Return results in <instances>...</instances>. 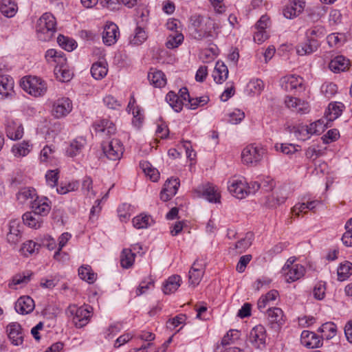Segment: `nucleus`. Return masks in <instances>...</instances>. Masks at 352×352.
<instances>
[{"instance_id":"32","label":"nucleus","mask_w":352,"mask_h":352,"mask_svg":"<svg viewBox=\"0 0 352 352\" xmlns=\"http://www.w3.org/2000/svg\"><path fill=\"white\" fill-rule=\"evenodd\" d=\"M0 11L5 16L12 17L17 11V6L12 0H1Z\"/></svg>"},{"instance_id":"55","label":"nucleus","mask_w":352,"mask_h":352,"mask_svg":"<svg viewBox=\"0 0 352 352\" xmlns=\"http://www.w3.org/2000/svg\"><path fill=\"white\" fill-rule=\"evenodd\" d=\"M206 21V18H204V16L199 15V14H194L192 15L190 19V24L192 28H193V32H196L197 30H199L201 27H203V24L205 23Z\"/></svg>"},{"instance_id":"57","label":"nucleus","mask_w":352,"mask_h":352,"mask_svg":"<svg viewBox=\"0 0 352 352\" xmlns=\"http://www.w3.org/2000/svg\"><path fill=\"white\" fill-rule=\"evenodd\" d=\"M45 179L49 186L55 187L58 180V170L57 169L48 170L45 175Z\"/></svg>"},{"instance_id":"44","label":"nucleus","mask_w":352,"mask_h":352,"mask_svg":"<svg viewBox=\"0 0 352 352\" xmlns=\"http://www.w3.org/2000/svg\"><path fill=\"white\" fill-rule=\"evenodd\" d=\"M319 331L322 333V336L329 340L336 336L337 327L333 322H326L319 328Z\"/></svg>"},{"instance_id":"39","label":"nucleus","mask_w":352,"mask_h":352,"mask_svg":"<svg viewBox=\"0 0 352 352\" xmlns=\"http://www.w3.org/2000/svg\"><path fill=\"white\" fill-rule=\"evenodd\" d=\"M78 276L89 283H93L96 279V274L89 265L81 266L78 269Z\"/></svg>"},{"instance_id":"24","label":"nucleus","mask_w":352,"mask_h":352,"mask_svg":"<svg viewBox=\"0 0 352 352\" xmlns=\"http://www.w3.org/2000/svg\"><path fill=\"white\" fill-rule=\"evenodd\" d=\"M86 144V140L83 138H78L71 142L66 150L67 156L74 157L82 152Z\"/></svg>"},{"instance_id":"35","label":"nucleus","mask_w":352,"mask_h":352,"mask_svg":"<svg viewBox=\"0 0 352 352\" xmlns=\"http://www.w3.org/2000/svg\"><path fill=\"white\" fill-rule=\"evenodd\" d=\"M289 131L295 135V136L301 140H305L310 137L308 125L299 124L288 127Z\"/></svg>"},{"instance_id":"21","label":"nucleus","mask_w":352,"mask_h":352,"mask_svg":"<svg viewBox=\"0 0 352 352\" xmlns=\"http://www.w3.org/2000/svg\"><path fill=\"white\" fill-rule=\"evenodd\" d=\"M96 131L104 133L110 136L116 133V128L115 124L108 120H101L94 124Z\"/></svg>"},{"instance_id":"60","label":"nucleus","mask_w":352,"mask_h":352,"mask_svg":"<svg viewBox=\"0 0 352 352\" xmlns=\"http://www.w3.org/2000/svg\"><path fill=\"white\" fill-rule=\"evenodd\" d=\"M208 100H209V98L207 96H203V97L195 98H190L188 101V105H189L188 108L192 109H195L199 106H202V105L207 104Z\"/></svg>"},{"instance_id":"45","label":"nucleus","mask_w":352,"mask_h":352,"mask_svg":"<svg viewBox=\"0 0 352 352\" xmlns=\"http://www.w3.org/2000/svg\"><path fill=\"white\" fill-rule=\"evenodd\" d=\"M152 222L151 216L146 214H140L133 219V225L137 229H144L148 228Z\"/></svg>"},{"instance_id":"14","label":"nucleus","mask_w":352,"mask_h":352,"mask_svg":"<svg viewBox=\"0 0 352 352\" xmlns=\"http://www.w3.org/2000/svg\"><path fill=\"white\" fill-rule=\"evenodd\" d=\"M120 36L118 27L113 23L107 24L102 32L103 43L108 46L116 43Z\"/></svg>"},{"instance_id":"63","label":"nucleus","mask_w":352,"mask_h":352,"mask_svg":"<svg viewBox=\"0 0 352 352\" xmlns=\"http://www.w3.org/2000/svg\"><path fill=\"white\" fill-rule=\"evenodd\" d=\"M275 147L277 151H280L283 153L287 155L294 153L298 151L296 146L292 144H280V145L276 144Z\"/></svg>"},{"instance_id":"51","label":"nucleus","mask_w":352,"mask_h":352,"mask_svg":"<svg viewBox=\"0 0 352 352\" xmlns=\"http://www.w3.org/2000/svg\"><path fill=\"white\" fill-rule=\"evenodd\" d=\"M79 187V184L76 181L71 182L69 183H61L60 185L56 188L58 194L65 195L69 192L76 190Z\"/></svg>"},{"instance_id":"61","label":"nucleus","mask_w":352,"mask_h":352,"mask_svg":"<svg viewBox=\"0 0 352 352\" xmlns=\"http://www.w3.org/2000/svg\"><path fill=\"white\" fill-rule=\"evenodd\" d=\"M93 188V180L90 177L86 176L82 180V190L84 193H86L87 195H89V193L93 196H95L96 193L94 190H92Z\"/></svg>"},{"instance_id":"49","label":"nucleus","mask_w":352,"mask_h":352,"mask_svg":"<svg viewBox=\"0 0 352 352\" xmlns=\"http://www.w3.org/2000/svg\"><path fill=\"white\" fill-rule=\"evenodd\" d=\"M40 246L41 245L33 241H28L23 244L21 252L24 256H28L37 252Z\"/></svg>"},{"instance_id":"16","label":"nucleus","mask_w":352,"mask_h":352,"mask_svg":"<svg viewBox=\"0 0 352 352\" xmlns=\"http://www.w3.org/2000/svg\"><path fill=\"white\" fill-rule=\"evenodd\" d=\"M304 8V1L300 0H293L283 9V15L287 19H294L303 11Z\"/></svg>"},{"instance_id":"56","label":"nucleus","mask_w":352,"mask_h":352,"mask_svg":"<svg viewBox=\"0 0 352 352\" xmlns=\"http://www.w3.org/2000/svg\"><path fill=\"white\" fill-rule=\"evenodd\" d=\"M325 126L320 120H317L308 126L309 131L311 135H319L324 131Z\"/></svg>"},{"instance_id":"25","label":"nucleus","mask_w":352,"mask_h":352,"mask_svg":"<svg viewBox=\"0 0 352 352\" xmlns=\"http://www.w3.org/2000/svg\"><path fill=\"white\" fill-rule=\"evenodd\" d=\"M204 274V269L199 266L197 262H195L189 271L188 278L190 284L194 287L200 283Z\"/></svg>"},{"instance_id":"31","label":"nucleus","mask_w":352,"mask_h":352,"mask_svg":"<svg viewBox=\"0 0 352 352\" xmlns=\"http://www.w3.org/2000/svg\"><path fill=\"white\" fill-rule=\"evenodd\" d=\"M182 281L179 275H173L170 276L163 285V292L165 294H170L175 292L180 286Z\"/></svg>"},{"instance_id":"23","label":"nucleus","mask_w":352,"mask_h":352,"mask_svg":"<svg viewBox=\"0 0 352 352\" xmlns=\"http://www.w3.org/2000/svg\"><path fill=\"white\" fill-rule=\"evenodd\" d=\"M32 144L29 141H23L14 144L12 147V153L16 157H21L28 155L32 150Z\"/></svg>"},{"instance_id":"7","label":"nucleus","mask_w":352,"mask_h":352,"mask_svg":"<svg viewBox=\"0 0 352 352\" xmlns=\"http://www.w3.org/2000/svg\"><path fill=\"white\" fill-rule=\"evenodd\" d=\"M266 331L265 327L258 324L250 331L248 341L256 349H262L265 346Z\"/></svg>"},{"instance_id":"46","label":"nucleus","mask_w":352,"mask_h":352,"mask_svg":"<svg viewBox=\"0 0 352 352\" xmlns=\"http://www.w3.org/2000/svg\"><path fill=\"white\" fill-rule=\"evenodd\" d=\"M13 125H15L13 123ZM7 136L11 140H19L23 137V128L21 124L17 126L8 125L6 128Z\"/></svg>"},{"instance_id":"62","label":"nucleus","mask_w":352,"mask_h":352,"mask_svg":"<svg viewBox=\"0 0 352 352\" xmlns=\"http://www.w3.org/2000/svg\"><path fill=\"white\" fill-rule=\"evenodd\" d=\"M186 315L179 314L172 319H169L167 321V327L171 329H175L180 324H182L186 320Z\"/></svg>"},{"instance_id":"30","label":"nucleus","mask_w":352,"mask_h":352,"mask_svg":"<svg viewBox=\"0 0 352 352\" xmlns=\"http://www.w3.org/2000/svg\"><path fill=\"white\" fill-rule=\"evenodd\" d=\"M349 64V61L342 56H338L331 60L329 69L333 72H340L345 71Z\"/></svg>"},{"instance_id":"1","label":"nucleus","mask_w":352,"mask_h":352,"mask_svg":"<svg viewBox=\"0 0 352 352\" xmlns=\"http://www.w3.org/2000/svg\"><path fill=\"white\" fill-rule=\"evenodd\" d=\"M55 17L49 12L44 13L37 21L36 32L37 37L42 41H50L56 32Z\"/></svg>"},{"instance_id":"15","label":"nucleus","mask_w":352,"mask_h":352,"mask_svg":"<svg viewBox=\"0 0 352 352\" xmlns=\"http://www.w3.org/2000/svg\"><path fill=\"white\" fill-rule=\"evenodd\" d=\"M300 342L302 345L309 349L318 348L322 344L320 336L314 332L305 330L301 333Z\"/></svg>"},{"instance_id":"9","label":"nucleus","mask_w":352,"mask_h":352,"mask_svg":"<svg viewBox=\"0 0 352 352\" xmlns=\"http://www.w3.org/2000/svg\"><path fill=\"white\" fill-rule=\"evenodd\" d=\"M228 189L233 196L239 199L245 198L250 193V191H248L246 182L239 179L229 181Z\"/></svg>"},{"instance_id":"54","label":"nucleus","mask_w":352,"mask_h":352,"mask_svg":"<svg viewBox=\"0 0 352 352\" xmlns=\"http://www.w3.org/2000/svg\"><path fill=\"white\" fill-rule=\"evenodd\" d=\"M228 122L232 124H236L244 118L245 113L239 109H235L232 113H228Z\"/></svg>"},{"instance_id":"37","label":"nucleus","mask_w":352,"mask_h":352,"mask_svg":"<svg viewBox=\"0 0 352 352\" xmlns=\"http://www.w3.org/2000/svg\"><path fill=\"white\" fill-rule=\"evenodd\" d=\"M254 238V234L252 232H248L245 236L241 240L238 241L234 246L235 250H237L238 254H241L247 250L251 245Z\"/></svg>"},{"instance_id":"29","label":"nucleus","mask_w":352,"mask_h":352,"mask_svg":"<svg viewBox=\"0 0 352 352\" xmlns=\"http://www.w3.org/2000/svg\"><path fill=\"white\" fill-rule=\"evenodd\" d=\"M268 320L273 325L280 327L283 324V311L278 307L269 308L267 311Z\"/></svg>"},{"instance_id":"12","label":"nucleus","mask_w":352,"mask_h":352,"mask_svg":"<svg viewBox=\"0 0 352 352\" xmlns=\"http://www.w3.org/2000/svg\"><path fill=\"white\" fill-rule=\"evenodd\" d=\"M31 209L32 212L43 218L48 214L51 210V206L49 204L47 198H38L36 197L33 201L31 202Z\"/></svg>"},{"instance_id":"4","label":"nucleus","mask_w":352,"mask_h":352,"mask_svg":"<svg viewBox=\"0 0 352 352\" xmlns=\"http://www.w3.org/2000/svg\"><path fill=\"white\" fill-rule=\"evenodd\" d=\"M66 314L72 318L74 324L77 328H82L88 324L90 318V311L87 307H78L70 305L66 309Z\"/></svg>"},{"instance_id":"59","label":"nucleus","mask_w":352,"mask_h":352,"mask_svg":"<svg viewBox=\"0 0 352 352\" xmlns=\"http://www.w3.org/2000/svg\"><path fill=\"white\" fill-rule=\"evenodd\" d=\"M325 283H318L315 287H314L313 294L316 299L317 300H322L325 296Z\"/></svg>"},{"instance_id":"53","label":"nucleus","mask_w":352,"mask_h":352,"mask_svg":"<svg viewBox=\"0 0 352 352\" xmlns=\"http://www.w3.org/2000/svg\"><path fill=\"white\" fill-rule=\"evenodd\" d=\"M179 186V180L178 178H171L167 179L164 185L163 189L170 192V195H175L177 193Z\"/></svg>"},{"instance_id":"13","label":"nucleus","mask_w":352,"mask_h":352,"mask_svg":"<svg viewBox=\"0 0 352 352\" xmlns=\"http://www.w3.org/2000/svg\"><path fill=\"white\" fill-rule=\"evenodd\" d=\"M280 86L286 91L302 89L303 79L299 76L289 75L280 79Z\"/></svg>"},{"instance_id":"38","label":"nucleus","mask_w":352,"mask_h":352,"mask_svg":"<svg viewBox=\"0 0 352 352\" xmlns=\"http://www.w3.org/2000/svg\"><path fill=\"white\" fill-rule=\"evenodd\" d=\"M54 75L59 81L68 82L72 79L73 73L66 67L60 65L55 67Z\"/></svg>"},{"instance_id":"8","label":"nucleus","mask_w":352,"mask_h":352,"mask_svg":"<svg viewBox=\"0 0 352 352\" xmlns=\"http://www.w3.org/2000/svg\"><path fill=\"white\" fill-rule=\"evenodd\" d=\"M72 100L69 98H61L53 104L52 115L56 118H61L68 115L72 110Z\"/></svg>"},{"instance_id":"33","label":"nucleus","mask_w":352,"mask_h":352,"mask_svg":"<svg viewBox=\"0 0 352 352\" xmlns=\"http://www.w3.org/2000/svg\"><path fill=\"white\" fill-rule=\"evenodd\" d=\"M36 197V190L31 187L22 188L16 194L17 200L22 204L29 199H34Z\"/></svg>"},{"instance_id":"52","label":"nucleus","mask_w":352,"mask_h":352,"mask_svg":"<svg viewBox=\"0 0 352 352\" xmlns=\"http://www.w3.org/2000/svg\"><path fill=\"white\" fill-rule=\"evenodd\" d=\"M240 337V332L236 329H230L221 340V344L227 346L234 342Z\"/></svg>"},{"instance_id":"28","label":"nucleus","mask_w":352,"mask_h":352,"mask_svg":"<svg viewBox=\"0 0 352 352\" xmlns=\"http://www.w3.org/2000/svg\"><path fill=\"white\" fill-rule=\"evenodd\" d=\"M148 79L151 84L155 87H162L166 83L164 74L159 70L151 69L148 74Z\"/></svg>"},{"instance_id":"20","label":"nucleus","mask_w":352,"mask_h":352,"mask_svg":"<svg viewBox=\"0 0 352 352\" xmlns=\"http://www.w3.org/2000/svg\"><path fill=\"white\" fill-rule=\"evenodd\" d=\"M14 80L8 76H0V98L10 96L13 91Z\"/></svg>"},{"instance_id":"2","label":"nucleus","mask_w":352,"mask_h":352,"mask_svg":"<svg viewBox=\"0 0 352 352\" xmlns=\"http://www.w3.org/2000/svg\"><path fill=\"white\" fill-rule=\"evenodd\" d=\"M219 29V25L214 19L208 17L199 30L192 32V36L197 41L206 39L208 42L211 43L214 39L217 38Z\"/></svg>"},{"instance_id":"5","label":"nucleus","mask_w":352,"mask_h":352,"mask_svg":"<svg viewBox=\"0 0 352 352\" xmlns=\"http://www.w3.org/2000/svg\"><path fill=\"white\" fill-rule=\"evenodd\" d=\"M265 149L255 144H249L241 153L242 161L245 164L256 166L263 159Z\"/></svg>"},{"instance_id":"64","label":"nucleus","mask_w":352,"mask_h":352,"mask_svg":"<svg viewBox=\"0 0 352 352\" xmlns=\"http://www.w3.org/2000/svg\"><path fill=\"white\" fill-rule=\"evenodd\" d=\"M248 87L251 91L260 93L264 88V83L261 79H253L250 81Z\"/></svg>"},{"instance_id":"43","label":"nucleus","mask_w":352,"mask_h":352,"mask_svg":"<svg viewBox=\"0 0 352 352\" xmlns=\"http://www.w3.org/2000/svg\"><path fill=\"white\" fill-rule=\"evenodd\" d=\"M135 254L131 250L124 249L122 252L120 264L124 268H129L133 264Z\"/></svg>"},{"instance_id":"40","label":"nucleus","mask_w":352,"mask_h":352,"mask_svg":"<svg viewBox=\"0 0 352 352\" xmlns=\"http://www.w3.org/2000/svg\"><path fill=\"white\" fill-rule=\"evenodd\" d=\"M184 41V36L179 31H176L170 34L166 43V46L168 49L177 47Z\"/></svg>"},{"instance_id":"48","label":"nucleus","mask_w":352,"mask_h":352,"mask_svg":"<svg viewBox=\"0 0 352 352\" xmlns=\"http://www.w3.org/2000/svg\"><path fill=\"white\" fill-rule=\"evenodd\" d=\"M146 38L147 36L144 29L138 27L135 30L133 38H130V44L132 45H139L146 41Z\"/></svg>"},{"instance_id":"6","label":"nucleus","mask_w":352,"mask_h":352,"mask_svg":"<svg viewBox=\"0 0 352 352\" xmlns=\"http://www.w3.org/2000/svg\"><path fill=\"white\" fill-rule=\"evenodd\" d=\"M104 155L111 160L120 159L123 153V146L118 139H112L109 142H103L102 144Z\"/></svg>"},{"instance_id":"50","label":"nucleus","mask_w":352,"mask_h":352,"mask_svg":"<svg viewBox=\"0 0 352 352\" xmlns=\"http://www.w3.org/2000/svg\"><path fill=\"white\" fill-rule=\"evenodd\" d=\"M32 273L17 274L12 277V282L9 284L10 287L16 285H26L31 278Z\"/></svg>"},{"instance_id":"34","label":"nucleus","mask_w":352,"mask_h":352,"mask_svg":"<svg viewBox=\"0 0 352 352\" xmlns=\"http://www.w3.org/2000/svg\"><path fill=\"white\" fill-rule=\"evenodd\" d=\"M107 64L104 62L94 63L91 68V74L93 78L96 80L103 78L107 74Z\"/></svg>"},{"instance_id":"3","label":"nucleus","mask_w":352,"mask_h":352,"mask_svg":"<svg viewBox=\"0 0 352 352\" xmlns=\"http://www.w3.org/2000/svg\"><path fill=\"white\" fill-rule=\"evenodd\" d=\"M21 87L35 97L43 96L47 89L46 82L36 76L23 77L21 81Z\"/></svg>"},{"instance_id":"36","label":"nucleus","mask_w":352,"mask_h":352,"mask_svg":"<svg viewBox=\"0 0 352 352\" xmlns=\"http://www.w3.org/2000/svg\"><path fill=\"white\" fill-rule=\"evenodd\" d=\"M344 104L342 103H330L328 107V113L327 114V118L329 121H333L338 118L342 112Z\"/></svg>"},{"instance_id":"41","label":"nucleus","mask_w":352,"mask_h":352,"mask_svg":"<svg viewBox=\"0 0 352 352\" xmlns=\"http://www.w3.org/2000/svg\"><path fill=\"white\" fill-rule=\"evenodd\" d=\"M21 238V232L19 229L18 223L16 221H12L10 223V231L7 234V240L9 243L15 244L19 242Z\"/></svg>"},{"instance_id":"19","label":"nucleus","mask_w":352,"mask_h":352,"mask_svg":"<svg viewBox=\"0 0 352 352\" xmlns=\"http://www.w3.org/2000/svg\"><path fill=\"white\" fill-rule=\"evenodd\" d=\"M285 275L286 281L287 283H292L301 278L305 273V268L303 265L296 264L292 266L286 272H284Z\"/></svg>"},{"instance_id":"27","label":"nucleus","mask_w":352,"mask_h":352,"mask_svg":"<svg viewBox=\"0 0 352 352\" xmlns=\"http://www.w3.org/2000/svg\"><path fill=\"white\" fill-rule=\"evenodd\" d=\"M22 219L25 225L34 229L41 228L43 223V218L41 216L36 215L31 211L24 213Z\"/></svg>"},{"instance_id":"42","label":"nucleus","mask_w":352,"mask_h":352,"mask_svg":"<svg viewBox=\"0 0 352 352\" xmlns=\"http://www.w3.org/2000/svg\"><path fill=\"white\" fill-rule=\"evenodd\" d=\"M338 280L343 281L348 278L352 274V263L349 261H345L340 264L338 268Z\"/></svg>"},{"instance_id":"47","label":"nucleus","mask_w":352,"mask_h":352,"mask_svg":"<svg viewBox=\"0 0 352 352\" xmlns=\"http://www.w3.org/2000/svg\"><path fill=\"white\" fill-rule=\"evenodd\" d=\"M58 45L64 50L71 52L77 46L76 42L68 37L60 34L57 38Z\"/></svg>"},{"instance_id":"11","label":"nucleus","mask_w":352,"mask_h":352,"mask_svg":"<svg viewBox=\"0 0 352 352\" xmlns=\"http://www.w3.org/2000/svg\"><path fill=\"white\" fill-rule=\"evenodd\" d=\"M199 196H201L210 202L218 203L220 201V194L215 186L210 184L201 185L195 190Z\"/></svg>"},{"instance_id":"22","label":"nucleus","mask_w":352,"mask_h":352,"mask_svg":"<svg viewBox=\"0 0 352 352\" xmlns=\"http://www.w3.org/2000/svg\"><path fill=\"white\" fill-rule=\"evenodd\" d=\"M71 237L72 235L69 232H64L59 236L58 249L54 254V259L61 261L67 258L68 255L65 252H62L61 250L65 246Z\"/></svg>"},{"instance_id":"10","label":"nucleus","mask_w":352,"mask_h":352,"mask_svg":"<svg viewBox=\"0 0 352 352\" xmlns=\"http://www.w3.org/2000/svg\"><path fill=\"white\" fill-rule=\"evenodd\" d=\"M6 332L11 343L20 346L23 342L24 333L21 326L17 322H11L6 327Z\"/></svg>"},{"instance_id":"17","label":"nucleus","mask_w":352,"mask_h":352,"mask_svg":"<svg viewBox=\"0 0 352 352\" xmlns=\"http://www.w3.org/2000/svg\"><path fill=\"white\" fill-rule=\"evenodd\" d=\"M35 307L34 302L28 296L20 297L15 303V310L17 313L24 315L31 313Z\"/></svg>"},{"instance_id":"26","label":"nucleus","mask_w":352,"mask_h":352,"mask_svg":"<svg viewBox=\"0 0 352 352\" xmlns=\"http://www.w3.org/2000/svg\"><path fill=\"white\" fill-rule=\"evenodd\" d=\"M212 76L217 83L221 84L227 79L228 76L227 66L223 62L218 61L216 63Z\"/></svg>"},{"instance_id":"58","label":"nucleus","mask_w":352,"mask_h":352,"mask_svg":"<svg viewBox=\"0 0 352 352\" xmlns=\"http://www.w3.org/2000/svg\"><path fill=\"white\" fill-rule=\"evenodd\" d=\"M324 35V29L322 26H315L306 32L307 38H316Z\"/></svg>"},{"instance_id":"18","label":"nucleus","mask_w":352,"mask_h":352,"mask_svg":"<svg viewBox=\"0 0 352 352\" xmlns=\"http://www.w3.org/2000/svg\"><path fill=\"white\" fill-rule=\"evenodd\" d=\"M319 46V42L316 38H307V41L300 43L296 47V52L300 56L310 54L316 51Z\"/></svg>"}]
</instances>
